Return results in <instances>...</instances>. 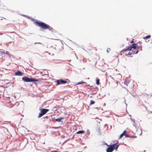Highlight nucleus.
<instances>
[{
    "instance_id": "nucleus-1",
    "label": "nucleus",
    "mask_w": 152,
    "mask_h": 152,
    "mask_svg": "<svg viewBox=\"0 0 152 152\" xmlns=\"http://www.w3.org/2000/svg\"><path fill=\"white\" fill-rule=\"evenodd\" d=\"M135 45V43H134L129 47L123 50H122V52L123 54L125 56L131 55L132 53H131L130 51L132 50V49L134 50L136 49Z\"/></svg>"
},
{
    "instance_id": "nucleus-2",
    "label": "nucleus",
    "mask_w": 152,
    "mask_h": 152,
    "mask_svg": "<svg viewBox=\"0 0 152 152\" xmlns=\"http://www.w3.org/2000/svg\"><path fill=\"white\" fill-rule=\"evenodd\" d=\"M34 23L36 25L38 26L43 29H48L50 30H51L53 29L49 25L42 22L36 21L34 22Z\"/></svg>"
},
{
    "instance_id": "nucleus-3",
    "label": "nucleus",
    "mask_w": 152,
    "mask_h": 152,
    "mask_svg": "<svg viewBox=\"0 0 152 152\" xmlns=\"http://www.w3.org/2000/svg\"><path fill=\"white\" fill-rule=\"evenodd\" d=\"M22 80L25 82H38L39 80L33 78H29L26 77H24L22 78Z\"/></svg>"
},
{
    "instance_id": "nucleus-4",
    "label": "nucleus",
    "mask_w": 152,
    "mask_h": 152,
    "mask_svg": "<svg viewBox=\"0 0 152 152\" xmlns=\"http://www.w3.org/2000/svg\"><path fill=\"white\" fill-rule=\"evenodd\" d=\"M133 130L135 134L137 135H140L142 134V131L141 129L139 127L137 128L136 127H134L133 128Z\"/></svg>"
},
{
    "instance_id": "nucleus-5",
    "label": "nucleus",
    "mask_w": 152,
    "mask_h": 152,
    "mask_svg": "<svg viewBox=\"0 0 152 152\" xmlns=\"http://www.w3.org/2000/svg\"><path fill=\"white\" fill-rule=\"evenodd\" d=\"M49 110L47 109H42L40 111V113H39L38 117L39 118L45 114Z\"/></svg>"
},
{
    "instance_id": "nucleus-6",
    "label": "nucleus",
    "mask_w": 152,
    "mask_h": 152,
    "mask_svg": "<svg viewBox=\"0 0 152 152\" xmlns=\"http://www.w3.org/2000/svg\"><path fill=\"white\" fill-rule=\"evenodd\" d=\"M56 82L58 85H59L61 84H63L68 83L66 81L62 79L57 80Z\"/></svg>"
},
{
    "instance_id": "nucleus-7",
    "label": "nucleus",
    "mask_w": 152,
    "mask_h": 152,
    "mask_svg": "<svg viewBox=\"0 0 152 152\" xmlns=\"http://www.w3.org/2000/svg\"><path fill=\"white\" fill-rule=\"evenodd\" d=\"M136 48H137V51L135 53V54H137L139 51H142V46H138L137 44H135Z\"/></svg>"
},
{
    "instance_id": "nucleus-8",
    "label": "nucleus",
    "mask_w": 152,
    "mask_h": 152,
    "mask_svg": "<svg viewBox=\"0 0 152 152\" xmlns=\"http://www.w3.org/2000/svg\"><path fill=\"white\" fill-rule=\"evenodd\" d=\"M119 145L117 143H115L112 145H110V146L113 149V150L114 149L117 150L119 146Z\"/></svg>"
},
{
    "instance_id": "nucleus-9",
    "label": "nucleus",
    "mask_w": 152,
    "mask_h": 152,
    "mask_svg": "<svg viewBox=\"0 0 152 152\" xmlns=\"http://www.w3.org/2000/svg\"><path fill=\"white\" fill-rule=\"evenodd\" d=\"M15 75H16L18 76H22L23 75L22 72L19 70H18L17 72H15Z\"/></svg>"
},
{
    "instance_id": "nucleus-10",
    "label": "nucleus",
    "mask_w": 152,
    "mask_h": 152,
    "mask_svg": "<svg viewBox=\"0 0 152 152\" xmlns=\"http://www.w3.org/2000/svg\"><path fill=\"white\" fill-rule=\"evenodd\" d=\"M0 54L2 55H4L6 54L9 55V53L8 51H6V52H5L3 51H1L0 52Z\"/></svg>"
},
{
    "instance_id": "nucleus-11",
    "label": "nucleus",
    "mask_w": 152,
    "mask_h": 152,
    "mask_svg": "<svg viewBox=\"0 0 152 152\" xmlns=\"http://www.w3.org/2000/svg\"><path fill=\"white\" fill-rule=\"evenodd\" d=\"M113 149L110 146V147L108 148L107 149V152H112L113 151Z\"/></svg>"
},
{
    "instance_id": "nucleus-12",
    "label": "nucleus",
    "mask_w": 152,
    "mask_h": 152,
    "mask_svg": "<svg viewBox=\"0 0 152 152\" xmlns=\"http://www.w3.org/2000/svg\"><path fill=\"white\" fill-rule=\"evenodd\" d=\"M85 132V131H79L77 132H76L77 134H82L84 133Z\"/></svg>"
},
{
    "instance_id": "nucleus-13",
    "label": "nucleus",
    "mask_w": 152,
    "mask_h": 152,
    "mask_svg": "<svg viewBox=\"0 0 152 152\" xmlns=\"http://www.w3.org/2000/svg\"><path fill=\"white\" fill-rule=\"evenodd\" d=\"M62 118H58V119H56L55 120V121H57V122H60L62 119Z\"/></svg>"
},
{
    "instance_id": "nucleus-14",
    "label": "nucleus",
    "mask_w": 152,
    "mask_h": 152,
    "mask_svg": "<svg viewBox=\"0 0 152 152\" xmlns=\"http://www.w3.org/2000/svg\"><path fill=\"white\" fill-rule=\"evenodd\" d=\"M151 36L150 35H147V36H146V37H144L143 38L145 39H147L148 38H150L151 37Z\"/></svg>"
},
{
    "instance_id": "nucleus-15",
    "label": "nucleus",
    "mask_w": 152,
    "mask_h": 152,
    "mask_svg": "<svg viewBox=\"0 0 152 152\" xmlns=\"http://www.w3.org/2000/svg\"><path fill=\"white\" fill-rule=\"evenodd\" d=\"M96 84L97 85H99V80L97 79L96 80Z\"/></svg>"
},
{
    "instance_id": "nucleus-16",
    "label": "nucleus",
    "mask_w": 152,
    "mask_h": 152,
    "mask_svg": "<svg viewBox=\"0 0 152 152\" xmlns=\"http://www.w3.org/2000/svg\"><path fill=\"white\" fill-rule=\"evenodd\" d=\"M95 103V101H94L93 100H91L90 101V105L94 104Z\"/></svg>"
},
{
    "instance_id": "nucleus-17",
    "label": "nucleus",
    "mask_w": 152,
    "mask_h": 152,
    "mask_svg": "<svg viewBox=\"0 0 152 152\" xmlns=\"http://www.w3.org/2000/svg\"><path fill=\"white\" fill-rule=\"evenodd\" d=\"M125 137H133V136H130L128 135L126 133L125 134Z\"/></svg>"
},
{
    "instance_id": "nucleus-18",
    "label": "nucleus",
    "mask_w": 152,
    "mask_h": 152,
    "mask_svg": "<svg viewBox=\"0 0 152 152\" xmlns=\"http://www.w3.org/2000/svg\"><path fill=\"white\" fill-rule=\"evenodd\" d=\"M86 83L84 82H79V83H77L76 84V85H79V84H83V83Z\"/></svg>"
},
{
    "instance_id": "nucleus-19",
    "label": "nucleus",
    "mask_w": 152,
    "mask_h": 152,
    "mask_svg": "<svg viewBox=\"0 0 152 152\" xmlns=\"http://www.w3.org/2000/svg\"><path fill=\"white\" fill-rule=\"evenodd\" d=\"M126 130H125L124 131V132H123V133L121 134L123 136L124 135H125V134H126Z\"/></svg>"
},
{
    "instance_id": "nucleus-20",
    "label": "nucleus",
    "mask_w": 152,
    "mask_h": 152,
    "mask_svg": "<svg viewBox=\"0 0 152 152\" xmlns=\"http://www.w3.org/2000/svg\"><path fill=\"white\" fill-rule=\"evenodd\" d=\"M126 130H125L124 131V132H123V133L121 134L123 136L124 135H125V134H126Z\"/></svg>"
},
{
    "instance_id": "nucleus-21",
    "label": "nucleus",
    "mask_w": 152,
    "mask_h": 152,
    "mask_svg": "<svg viewBox=\"0 0 152 152\" xmlns=\"http://www.w3.org/2000/svg\"><path fill=\"white\" fill-rule=\"evenodd\" d=\"M123 136V135L122 134H121L119 136V138H121Z\"/></svg>"
},
{
    "instance_id": "nucleus-22",
    "label": "nucleus",
    "mask_w": 152,
    "mask_h": 152,
    "mask_svg": "<svg viewBox=\"0 0 152 152\" xmlns=\"http://www.w3.org/2000/svg\"><path fill=\"white\" fill-rule=\"evenodd\" d=\"M13 96L15 98H16V96L15 95H14Z\"/></svg>"
},
{
    "instance_id": "nucleus-23",
    "label": "nucleus",
    "mask_w": 152,
    "mask_h": 152,
    "mask_svg": "<svg viewBox=\"0 0 152 152\" xmlns=\"http://www.w3.org/2000/svg\"><path fill=\"white\" fill-rule=\"evenodd\" d=\"M133 40H132L131 42V43H133Z\"/></svg>"
},
{
    "instance_id": "nucleus-24",
    "label": "nucleus",
    "mask_w": 152,
    "mask_h": 152,
    "mask_svg": "<svg viewBox=\"0 0 152 152\" xmlns=\"http://www.w3.org/2000/svg\"><path fill=\"white\" fill-rule=\"evenodd\" d=\"M45 118H48V116H47L45 117Z\"/></svg>"
},
{
    "instance_id": "nucleus-25",
    "label": "nucleus",
    "mask_w": 152,
    "mask_h": 152,
    "mask_svg": "<svg viewBox=\"0 0 152 152\" xmlns=\"http://www.w3.org/2000/svg\"><path fill=\"white\" fill-rule=\"evenodd\" d=\"M92 96H91L90 97V98H92Z\"/></svg>"
},
{
    "instance_id": "nucleus-26",
    "label": "nucleus",
    "mask_w": 152,
    "mask_h": 152,
    "mask_svg": "<svg viewBox=\"0 0 152 152\" xmlns=\"http://www.w3.org/2000/svg\"><path fill=\"white\" fill-rule=\"evenodd\" d=\"M94 94V93H92V94Z\"/></svg>"
}]
</instances>
